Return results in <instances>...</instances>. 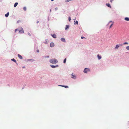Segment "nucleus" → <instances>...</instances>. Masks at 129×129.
<instances>
[{
  "instance_id": "obj_1",
  "label": "nucleus",
  "mask_w": 129,
  "mask_h": 129,
  "mask_svg": "<svg viewBox=\"0 0 129 129\" xmlns=\"http://www.w3.org/2000/svg\"><path fill=\"white\" fill-rule=\"evenodd\" d=\"M50 62L51 63L55 64L58 62V61L57 59H51L50 60Z\"/></svg>"
},
{
  "instance_id": "obj_2",
  "label": "nucleus",
  "mask_w": 129,
  "mask_h": 129,
  "mask_svg": "<svg viewBox=\"0 0 129 129\" xmlns=\"http://www.w3.org/2000/svg\"><path fill=\"white\" fill-rule=\"evenodd\" d=\"M19 33L22 34L24 33V31L23 28H20L19 29Z\"/></svg>"
},
{
  "instance_id": "obj_3",
  "label": "nucleus",
  "mask_w": 129,
  "mask_h": 129,
  "mask_svg": "<svg viewBox=\"0 0 129 129\" xmlns=\"http://www.w3.org/2000/svg\"><path fill=\"white\" fill-rule=\"evenodd\" d=\"M89 71L90 70L88 68H85L84 69L83 72L84 73H87V72Z\"/></svg>"
},
{
  "instance_id": "obj_4",
  "label": "nucleus",
  "mask_w": 129,
  "mask_h": 129,
  "mask_svg": "<svg viewBox=\"0 0 129 129\" xmlns=\"http://www.w3.org/2000/svg\"><path fill=\"white\" fill-rule=\"evenodd\" d=\"M54 46V44L52 42L51 43L50 45V46L51 47H53Z\"/></svg>"
},
{
  "instance_id": "obj_5",
  "label": "nucleus",
  "mask_w": 129,
  "mask_h": 129,
  "mask_svg": "<svg viewBox=\"0 0 129 129\" xmlns=\"http://www.w3.org/2000/svg\"><path fill=\"white\" fill-rule=\"evenodd\" d=\"M71 75L72 76V78L73 79H75L76 78V76L75 75H74L73 73Z\"/></svg>"
},
{
  "instance_id": "obj_6",
  "label": "nucleus",
  "mask_w": 129,
  "mask_h": 129,
  "mask_svg": "<svg viewBox=\"0 0 129 129\" xmlns=\"http://www.w3.org/2000/svg\"><path fill=\"white\" fill-rule=\"evenodd\" d=\"M61 40L63 42H66L64 38H61Z\"/></svg>"
},
{
  "instance_id": "obj_7",
  "label": "nucleus",
  "mask_w": 129,
  "mask_h": 129,
  "mask_svg": "<svg viewBox=\"0 0 129 129\" xmlns=\"http://www.w3.org/2000/svg\"><path fill=\"white\" fill-rule=\"evenodd\" d=\"M52 36L53 38H56V35L55 34H54L53 35H52Z\"/></svg>"
},
{
  "instance_id": "obj_8",
  "label": "nucleus",
  "mask_w": 129,
  "mask_h": 129,
  "mask_svg": "<svg viewBox=\"0 0 129 129\" xmlns=\"http://www.w3.org/2000/svg\"><path fill=\"white\" fill-rule=\"evenodd\" d=\"M18 57L21 59H22V57L20 54H18Z\"/></svg>"
},
{
  "instance_id": "obj_9",
  "label": "nucleus",
  "mask_w": 129,
  "mask_h": 129,
  "mask_svg": "<svg viewBox=\"0 0 129 129\" xmlns=\"http://www.w3.org/2000/svg\"><path fill=\"white\" fill-rule=\"evenodd\" d=\"M106 5H107V6L108 7H109L110 8H111V6H110V4H106Z\"/></svg>"
},
{
  "instance_id": "obj_10",
  "label": "nucleus",
  "mask_w": 129,
  "mask_h": 129,
  "mask_svg": "<svg viewBox=\"0 0 129 129\" xmlns=\"http://www.w3.org/2000/svg\"><path fill=\"white\" fill-rule=\"evenodd\" d=\"M50 66L52 68H55L56 67H58V65H56V66H54L53 65H51Z\"/></svg>"
},
{
  "instance_id": "obj_11",
  "label": "nucleus",
  "mask_w": 129,
  "mask_h": 129,
  "mask_svg": "<svg viewBox=\"0 0 129 129\" xmlns=\"http://www.w3.org/2000/svg\"><path fill=\"white\" fill-rule=\"evenodd\" d=\"M59 86L63 87H64L65 88H68V87L67 86H64V85H59Z\"/></svg>"
},
{
  "instance_id": "obj_12",
  "label": "nucleus",
  "mask_w": 129,
  "mask_h": 129,
  "mask_svg": "<svg viewBox=\"0 0 129 129\" xmlns=\"http://www.w3.org/2000/svg\"><path fill=\"white\" fill-rule=\"evenodd\" d=\"M99 59H100L101 58V56H100L99 54H98L97 55Z\"/></svg>"
},
{
  "instance_id": "obj_13",
  "label": "nucleus",
  "mask_w": 129,
  "mask_h": 129,
  "mask_svg": "<svg viewBox=\"0 0 129 129\" xmlns=\"http://www.w3.org/2000/svg\"><path fill=\"white\" fill-rule=\"evenodd\" d=\"M9 12H8L6 14H5V16L6 17H7L8 16H9Z\"/></svg>"
},
{
  "instance_id": "obj_14",
  "label": "nucleus",
  "mask_w": 129,
  "mask_h": 129,
  "mask_svg": "<svg viewBox=\"0 0 129 129\" xmlns=\"http://www.w3.org/2000/svg\"><path fill=\"white\" fill-rule=\"evenodd\" d=\"M69 27V26L68 25H66V26L65 28L66 30Z\"/></svg>"
},
{
  "instance_id": "obj_15",
  "label": "nucleus",
  "mask_w": 129,
  "mask_h": 129,
  "mask_svg": "<svg viewBox=\"0 0 129 129\" xmlns=\"http://www.w3.org/2000/svg\"><path fill=\"white\" fill-rule=\"evenodd\" d=\"M18 4V3H15L14 5V7H16V6H17V5Z\"/></svg>"
},
{
  "instance_id": "obj_16",
  "label": "nucleus",
  "mask_w": 129,
  "mask_h": 129,
  "mask_svg": "<svg viewBox=\"0 0 129 129\" xmlns=\"http://www.w3.org/2000/svg\"><path fill=\"white\" fill-rule=\"evenodd\" d=\"M125 20L127 21H129V18L128 17H125Z\"/></svg>"
},
{
  "instance_id": "obj_17",
  "label": "nucleus",
  "mask_w": 129,
  "mask_h": 129,
  "mask_svg": "<svg viewBox=\"0 0 129 129\" xmlns=\"http://www.w3.org/2000/svg\"><path fill=\"white\" fill-rule=\"evenodd\" d=\"M11 60L13 61L14 62L16 63V60L14 59H11Z\"/></svg>"
},
{
  "instance_id": "obj_18",
  "label": "nucleus",
  "mask_w": 129,
  "mask_h": 129,
  "mask_svg": "<svg viewBox=\"0 0 129 129\" xmlns=\"http://www.w3.org/2000/svg\"><path fill=\"white\" fill-rule=\"evenodd\" d=\"M119 47V46L118 45H116V46L115 48V49H117Z\"/></svg>"
},
{
  "instance_id": "obj_19",
  "label": "nucleus",
  "mask_w": 129,
  "mask_h": 129,
  "mask_svg": "<svg viewBox=\"0 0 129 129\" xmlns=\"http://www.w3.org/2000/svg\"><path fill=\"white\" fill-rule=\"evenodd\" d=\"M75 23H74V24H78V21H75Z\"/></svg>"
},
{
  "instance_id": "obj_20",
  "label": "nucleus",
  "mask_w": 129,
  "mask_h": 129,
  "mask_svg": "<svg viewBox=\"0 0 129 129\" xmlns=\"http://www.w3.org/2000/svg\"><path fill=\"white\" fill-rule=\"evenodd\" d=\"M66 60V58H65L63 61V62L64 63H65Z\"/></svg>"
},
{
  "instance_id": "obj_21",
  "label": "nucleus",
  "mask_w": 129,
  "mask_h": 129,
  "mask_svg": "<svg viewBox=\"0 0 129 129\" xmlns=\"http://www.w3.org/2000/svg\"><path fill=\"white\" fill-rule=\"evenodd\" d=\"M126 48L127 50H129V46H127L126 47Z\"/></svg>"
},
{
  "instance_id": "obj_22",
  "label": "nucleus",
  "mask_w": 129,
  "mask_h": 129,
  "mask_svg": "<svg viewBox=\"0 0 129 129\" xmlns=\"http://www.w3.org/2000/svg\"><path fill=\"white\" fill-rule=\"evenodd\" d=\"M128 44V43L127 42H124L123 43V44H124V45H125V44Z\"/></svg>"
},
{
  "instance_id": "obj_23",
  "label": "nucleus",
  "mask_w": 129,
  "mask_h": 129,
  "mask_svg": "<svg viewBox=\"0 0 129 129\" xmlns=\"http://www.w3.org/2000/svg\"><path fill=\"white\" fill-rule=\"evenodd\" d=\"M71 17H69V21H70L71 20Z\"/></svg>"
},
{
  "instance_id": "obj_24",
  "label": "nucleus",
  "mask_w": 129,
  "mask_h": 129,
  "mask_svg": "<svg viewBox=\"0 0 129 129\" xmlns=\"http://www.w3.org/2000/svg\"><path fill=\"white\" fill-rule=\"evenodd\" d=\"M23 9L24 11H26V7H24L23 8Z\"/></svg>"
},
{
  "instance_id": "obj_25",
  "label": "nucleus",
  "mask_w": 129,
  "mask_h": 129,
  "mask_svg": "<svg viewBox=\"0 0 129 129\" xmlns=\"http://www.w3.org/2000/svg\"><path fill=\"white\" fill-rule=\"evenodd\" d=\"M18 30V29H16L15 30V32H16Z\"/></svg>"
},
{
  "instance_id": "obj_26",
  "label": "nucleus",
  "mask_w": 129,
  "mask_h": 129,
  "mask_svg": "<svg viewBox=\"0 0 129 129\" xmlns=\"http://www.w3.org/2000/svg\"><path fill=\"white\" fill-rule=\"evenodd\" d=\"M71 0H66V2H68L70 1H71Z\"/></svg>"
},
{
  "instance_id": "obj_27",
  "label": "nucleus",
  "mask_w": 129,
  "mask_h": 129,
  "mask_svg": "<svg viewBox=\"0 0 129 129\" xmlns=\"http://www.w3.org/2000/svg\"><path fill=\"white\" fill-rule=\"evenodd\" d=\"M113 25V23L111 24V25H110V28H111V27Z\"/></svg>"
},
{
  "instance_id": "obj_28",
  "label": "nucleus",
  "mask_w": 129,
  "mask_h": 129,
  "mask_svg": "<svg viewBox=\"0 0 129 129\" xmlns=\"http://www.w3.org/2000/svg\"><path fill=\"white\" fill-rule=\"evenodd\" d=\"M30 61H34V60L33 59H30Z\"/></svg>"
},
{
  "instance_id": "obj_29",
  "label": "nucleus",
  "mask_w": 129,
  "mask_h": 129,
  "mask_svg": "<svg viewBox=\"0 0 129 129\" xmlns=\"http://www.w3.org/2000/svg\"><path fill=\"white\" fill-rule=\"evenodd\" d=\"M27 34H28V35H29V36H30L31 35V34H30V33H27Z\"/></svg>"
},
{
  "instance_id": "obj_30",
  "label": "nucleus",
  "mask_w": 129,
  "mask_h": 129,
  "mask_svg": "<svg viewBox=\"0 0 129 129\" xmlns=\"http://www.w3.org/2000/svg\"><path fill=\"white\" fill-rule=\"evenodd\" d=\"M81 38L82 39H83L84 38H84V37H81Z\"/></svg>"
},
{
  "instance_id": "obj_31",
  "label": "nucleus",
  "mask_w": 129,
  "mask_h": 129,
  "mask_svg": "<svg viewBox=\"0 0 129 129\" xmlns=\"http://www.w3.org/2000/svg\"><path fill=\"white\" fill-rule=\"evenodd\" d=\"M37 52L38 53L39 52V50H37Z\"/></svg>"
},
{
  "instance_id": "obj_32",
  "label": "nucleus",
  "mask_w": 129,
  "mask_h": 129,
  "mask_svg": "<svg viewBox=\"0 0 129 129\" xmlns=\"http://www.w3.org/2000/svg\"><path fill=\"white\" fill-rule=\"evenodd\" d=\"M58 8H55V10H57Z\"/></svg>"
},
{
  "instance_id": "obj_33",
  "label": "nucleus",
  "mask_w": 129,
  "mask_h": 129,
  "mask_svg": "<svg viewBox=\"0 0 129 129\" xmlns=\"http://www.w3.org/2000/svg\"><path fill=\"white\" fill-rule=\"evenodd\" d=\"M39 21H38L37 22V23H39Z\"/></svg>"
},
{
  "instance_id": "obj_34",
  "label": "nucleus",
  "mask_w": 129,
  "mask_h": 129,
  "mask_svg": "<svg viewBox=\"0 0 129 129\" xmlns=\"http://www.w3.org/2000/svg\"><path fill=\"white\" fill-rule=\"evenodd\" d=\"M47 57V58H48L49 57V56H47V57Z\"/></svg>"
},
{
  "instance_id": "obj_35",
  "label": "nucleus",
  "mask_w": 129,
  "mask_h": 129,
  "mask_svg": "<svg viewBox=\"0 0 129 129\" xmlns=\"http://www.w3.org/2000/svg\"><path fill=\"white\" fill-rule=\"evenodd\" d=\"M47 43H47V42H46V43H45L46 44H47Z\"/></svg>"
},
{
  "instance_id": "obj_36",
  "label": "nucleus",
  "mask_w": 129,
  "mask_h": 129,
  "mask_svg": "<svg viewBox=\"0 0 129 129\" xmlns=\"http://www.w3.org/2000/svg\"><path fill=\"white\" fill-rule=\"evenodd\" d=\"M54 0H51V1H54Z\"/></svg>"
},
{
  "instance_id": "obj_37",
  "label": "nucleus",
  "mask_w": 129,
  "mask_h": 129,
  "mask_svg": "<svg viewBox=\"0 0 129 129\" xmlns=\"http://www.w3.org/2000/svg\"><path fill=\"white\" fill-rule=\"evenodd\" d=\"M112 22V21H110L109 22Z\"/></svg>"
},
{
  "instance_id": "obj_38",
  "label": "nucleus",
  "mask_w": 129,
  "mask_h": 129,
  "mask_svg": "<svg viewBox=\"0 0 129 129\" xmlns=\"http://www.w3.org/2000/svg\"><path fill=\"white\" fill-rule=\"evenodd\" d=\"M24 67H23V68H24Z\"/></svg>"
},
{
  "instance_id": "obj_39",
  "label": "nucleus",
  "mask_w": 129,
  "mask_h": 129,
  "mask_svg": "<svg viewBox=\"0 0 129 129\" xmlns=\"http://www.w3.org/2000/svg\"><path fill=\"white\" fill-rule=\"evenodd\" d=\"M17 22H19V21H18Z\"/></svg>"
},
{
  "instance_id": "obj_40",
  "label": "nucleus",
  "mask_w": 129,
  "mask_h": 129,
  "mask_svg": "<svg viewBox=\"0 0 129 129\" xmlns=\"http://www.w3.org/2000/svg\"><path fill=\"white\" fill-rule=\"evenodd\" d=\"M17 22H19V21H18Z\"/></svg>"
}]
</instances>
